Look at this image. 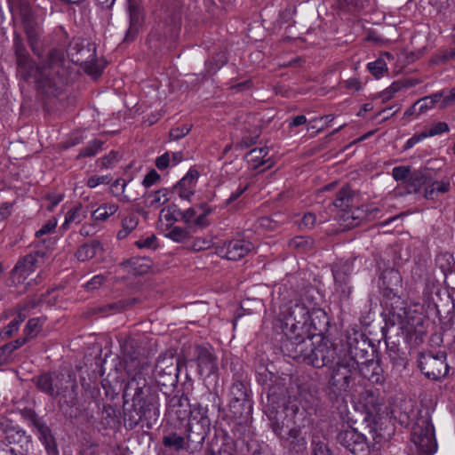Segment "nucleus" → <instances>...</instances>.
Returning a JSON list of instances; mask_svg holds the SVG:
<instances>
[{"mask_svg":"<svg viewBox=\"0 0 455 455\" xmlns=\"http://www.w3.org/2000/svg\"><path fill=\"white\" fill-rule=\"evenodd\" d=\"M449 131L448 124L444 122H438L434 124L429 128H426L424 132L427 138L437 136Z\"/></svg>","mask_w":455,"mask_h":455,"instance_id":"42","label":"nucleus"},{"mask_svg":"<svg viewBox=\"0 0 455 455\" xmlns=\"http://www.w3.org/2000/svg\"><path fill=\"white\" fill-rule=\"evenodd\" d=\"M124 362L128 375V381L123 395L125 402L131 399L133 404H140V403L148 401L151 397H156L147 394L150 389L146 378L148 371V363L132 355H127Z\"/></svg>","mask_w":455,"mask_h":455,"instance_id":"3","label":"nucleus"},{"mask_svg":"<svg viewBox=\"0 0 455 455\" xmlns=\"http://www.w3.org/2000/svg\"><path fill=\"white\" fill-rule=\"evenodd\" d=\"M403 88V84L399 82H394L390 86L379 93V98L383 102L391 100L394 95Z\"/></svg>","mask_w":455,"mask_h":455,"instance_id":"45","label":"nucleus"},{"mask_svg":"<svg viewBox=\"0 0 455 455\" xmlns=\"http://www.w3.org/2000/svg\"><path fill=\"white\" fill-rule=\"evenodd\" d=\"M333 363L329 385L336 394L347 392L350 385L352 374L357 370L360 362L350 359L346 355L339 353Z\"/></svg>","mask_w":455,"mask_h":455,"instance_id":"7","label":"nucleus"},{"mask_svg":"<svg viewBox=\"0 0 455 455\" xmlns=\"http://www.w3.org/2000/svg\"><path fill=\"white\" fill-rule=\"evenodd\" d=\"M169 201V191L167 188H161L149 192L143 198L145 208L158 209Z\"/></svg>","mask_w":455,"mask_h":455,"instance_id":"26","label":"nucleus"},{"mask_svg":"<svg viewBox=\"0 0 455 455\" xmlns=\"http://www.w3.org/2000/svg\"><path fill=\"white\" fill-rule=\"evenodd\" d=\"M24 321L21 314L17 315L3 330L0 331V338L3 339L12 337L20 328Z\"/></svg>","mask_w":455,"mask_h":455,"instance_id":"34","label":"nucleus"},{"mask_svg":"<svg viewBox=\"0 0 455 455\" xmlns=\"http://www.w3.org/2000/svg\"><path fill=\"white\" fill-rule=\"evenodd\" d=\"M36 386L42 392L51 396H56L60 394L59 376L56 374H42L37 379Z\"/></svg>","mask_w":455,"mask_h":455,"instance_id":"24","label":"nucleus"},{"mask_svg":"<svg viewBox=\"0 0 455 455\" xmlns=\"http://www.w3.org/2000/svg\"><path fill=\"white\" fill-rule=\"evenodd\" d=\"M105 280V277L102 275H97L93 276L89 282L86 283V288L88 290H94L100 286Z\"/></svg>","mask_w":455,"mask_h":455,"instance_id":"64","label":"nucleus"},{"mask_svg":"<svg viewBox=\"0 0 455 455\" xmlns=\"http://www.w3.org/2000/svg\"><path fill=\"white\" fill-rule=\"evenodd\" d=\"M6 441L12 444H19V447H11L8 451L11 455H27L31 443L29 436L23 430H10L6 433Z\"/></svg>","mask_w":455,"mask_h":455,"instance_id":"19","label":"nucleus"},{"mask_svg":"<svg viewBox=\"0 0 455 455\" xmlns=\"http://www.w3.org/2000/svg\"><path fill=\"white\" fill-rule=\"evenodd\" d=\"M178 367L177 365H174L172 363V358L166 359L164 358L162 360H159L156 364V372L158 375H161L162 373L166 374L172 380L174 379V378L177 375Z\"/></svg>","mask_w":455,"mask_h":455,"instance_id":"33","label":"nucleus"},{"mask_svg":"<svg viewBox=\"0 0 455 455\" xmlns=\"http://www.w3.org/2000/svg\"><path fill=\"white\" fill-rule=\"evenodd\" d=\"M23 28L32 52L36 55H40L43 50L41 41L43 30L40 24L37 21L35 23H28Z\"/></svg>","mask_w":455,"mask_h":455,"instance_id":"22","label":"nucleus"},{"mask_svg":"<svg viewBox=\"0 0 455 455\" xmlns=\"http://www.w3.org/2000/svg\"><path fill=\"white\" fill-rule=\"evenodd\" d=\"M435 94H442V98L439 101V108L441 109L451 107L455 105V87L450 90H442Z\"/></svg>","mask_w":455,"mask_h":455,"instance_id":"38","label":"nucleus"},{"mask_svg":"<svg viewBox=\"0 0 455 455\" xmlns=\"http://www.w3.org/2000/svg\"><path fill=\"white\" fill-rule=\"evenodd\" d=\"M135 244L139 248L153 249L156 247V237L155 235H149L136 241Z\"/></svg>","mask_w":455,"mask_h":455,"instance_id":"54","label":"nucleus"},{"mask_svg":"<svg viewBox=\"0 0 455 455\" xmlns=\"http://www.w3.org/2000/svg\"><path fill=\"white\" fill-rule=\"evenodd\" d=\"M411 441L421 455H433L437 451L435 428L427 419H420L415 423L412 428Z\"/></svg>","mask_w":455,"mask_h":455,"instance_id":"9","label":"nucleus"},{"mask_svg":"<svg viewBox=\"0 0 455 455\" xmlns=\"http://www.w3.org/2000/svg\"><path fill=\"white\" fill-rule=\"evenodd\" d=\"M317 222L316 216L312 212L306 213L301 220V225L306 228H312Z\"/></svg>","mask_w":455,"mask_h":455,"instance_id":"60","label":"nucleus"},{"mask_svg":"<svg viewBox=\"0 0 455 455\" xmlns=\"http://www.w3.org/2000/svg\"><path fill=\"white\" fill-rule=\"evenodd\" d=\"M312 455H331L328 445L323 441H312Z\"/></svg>","mask_w":455,"mask_h":455,"instance_id":"48","label":"nucleus"},{"mask_svg":"<svg viewBox=\"0 0 455 455\" xmlns=\"http://www.w3.org/2000/svg\"><path fill=\"white\" fill-rule=\"evenodd\" d=\"M282 347L288 356L302 360L316 368L334 363L339 355L329 341L321 340L315 345L311 338L300 334L283 341Z\"/></svg>","mask_w":455,"mask_h":455,"instance_id":"2","label":"nucleus"},{"mask_svg":"<svg viewBox=\"0 0 455 455\" xmlns=\"http://www.w3.org/2000/svg\"><path fill=\"white\" fill-rule=\"evenodd\" d=\"M180 213H181V210H180L176 205H168L160 211L159 220L165 221L167 226H172L180 219Z\"/></svg>","mask_w":455,"mask_h":455,"instance_id":"32","label":"nucleus"},{"mask_svg":"<svg viewBox=\"0 0 455 455\" xmlns=\"http://www.w3.org/2000/svg\"><path fill=\"white\" fill-rule=\"evenodd\" d=\"M109 181H110V179L108 175H102V176L95 175V176H92L88 179L86 185L90 188H94L100 184H108V183H109Z\"/></svg>","mask_w":455,"mask_h":455,"instance_id":"53","label":"nucleus"},{"mask_svg":"<svg viewBox=\"0 0 455 455\" xmlns=\"http://www.w3.org/2000/svg\"><path fill=\"white\" fill-rule=\"evenodd\" d=\"M102 251V245L100 241L92 240L82 244L76 252V257L80 261H85L95 257Z\"/></svg>","mask_w":455,"mask_h":455,"instance_id":"28","label":"nucleus"},{"mask_svg":"<svg viewBox=\"0 0 455 455\" xmlns=\"http://www.w3.org/2000/svg\"><path fill=\"white\" fill-rule=\"evenodd\" d=\"M139 224V220L135 215H129L125 217L122 221V227L126 230L133 231Z\"/></svg>","mask_w":455,"mask_h":455,"instance_id":"57","label":"nucleus"},{"mask_svg":"<svg viewBox=\"0 0 455 455\" xmlns=\"http://www.w3.org/2000/svg\"><path fill=\"white\" fill-rule=\"evenodd\" d=\"M196 208L202 211V213L197 216L196 226L204 227L207 225L205 219L212 212V208L205 203L197 204Z\"/></svg>","mask_w":455,"mask_h":455,"instance_id":"46","label":"nucleus"},{"mask_svg":"<svg viewBox=\"0 0 455 455\" xmlns=\"http://www.w3.org/2000/svg\"><path fill=\"white\" fill-rule=\"evenodd\" d=\"M196 209L197 208H188L186 211H181V213H180V220L188 225H196L198 216L196 214Z\"/></svg>","mask_w":455,"mask_h":455,"instance_id":"49","label":"nucleus"},{"mask_svg":"<svg viewBox=\"0 0 455 455\" xmlns=\"http://www.w3.org/2000/svg\"><path fill=\"white\" fill-rule=\"evenodd\" d=\"M58 220L53 218L49 220L46 223H44L36 232V235L37 237L52 233L55 228L57 227Z\"/></svg>","mask_w":455,"mask_h":455,"instance_id":"52","label":"nucleus"},{"mask_svg":"<svg viewBox=\"0 0 455 455\" xmlns=\"http://www.w3.org/2000/svg\"><path fill=\"white\" fill-rule=\"evenodd\" d=\"M13 360V355L9 351V349H5V346H2L0 347V366L4 364H7L12 363Z\"/></svg>","mask_w":455,"mask_h":455,"instance_id":"62","label":"nucleus"},{"mask_svg":"<svg viewBox=\"0 0 455 455\" xmlns=\"http://www.w3.org/2000/svg\"><path fill=\"white\" fill-rule=\"evenodd\" d=\"M117 161V153L111 151L109 154L100 159V165L102 168H110Z\"/></svg>","mask_w":455,"mask_h":455,"instance_id":"56","label":"nucleus"},{"mask_svg":"<svg viewBox=\"0 0 455 455\" xmlns=\"http://www.w3.org/2000/svg\"><path fill=\"white\" fill-rule=\"evenodd\" d=\"M160 415L159 403L156 397H151L145 403L133 404L132 408L124 413V422L130 429L137 427L140 422L147 421V426L151 427Z\"/></svg>","mask_w":455,"mask_h":455,"instance_id":"8","label":"nucleus"},{"mask_svg":"<svg viewBox=\"0 0 455 455\" xmlns=\"http://www.w3.org/2000/svg\"><path fill=\"white\" fill-rule=\"evenodd\" d=\"M165 236L176 243H183L189 239L190 234L187 228L181 227H173L165 234Z\"/></svg>","mask_w":455,"mask_h":455,"instance_id":"36","label":"nucleus"},{"mask_svg":"<svg viewBox=\"0 0 455 455\" xmlns=\"http://www.w3.org/2000/svg\"><path fill=\"white\" fill-rule=\"evenodd\" d=\"M357 370L362 377L373 384H380L385 380L383 369L378 361L365 358L363 362L360 361Z\"/></svg>","mask_w":455,"mask_h":455,"instance_id":"18","label":"nucleus"},{"mask_svg":"<svg viewBox=\"0 0 455 455\" xmlns=\"http://www.w3.org/2000/svg\"><path fill=\"white\" fill-rule=\"evenodd\" d=\"M434 168L426 166L424 169L412 172L405 185L409 193H420L431 178V171Z\"/></svg>","mask_w":455,"mask_h":455,"instance_id":"21","label":"nucleus"},{"mask_svg":"<svg viewBox=\"0 0 455 455\" xmlns=\"http://www.w3.org/2000/svg\"><path fill=\"white\" fill-rule=\"evenodd\" d=\"M451 189V179L443 178L440 180H435L433 174L427 181L426 187L422 189V196L427 200H437Z\"/></svg>","mask_w":455,"mask_h":455,"instance_id":"17","label":"nucleus"},{"mask_svg":"<svg viewBox=\"0 0 455 455\" xmlns=\"http://www.w3.org/2000/svg\"><path fill=\"white\" fill-rule=\"evenodd\" d=\"M28 341V338L25 336L20 339H15L14 341H12L10 343L5 344V349H9V351L12 354L16 349L22 347L24 344H26Z\"/></svg>","mask_w":455,"mask_h":455,"instance_id":"61","label":"nucleus"},{"mask_svg":"<svg viewBox=\"0 0 455 455\" xmlns=\"http://www.w3.org/2000/svg\"><path fill=\"white\" fill-rule=\"evenodd\" d=\"M191 130V126L183 124L181 126L173 128L170 131V137L173 140H178L184 138Z\"/></svg>","mask_w":455,"mask_h":455,"instance_id":"50","label":"nucleus"},{"mask_svg":"<svg viewBox=\"0 0 455 455\" xmlns=\"http://www.w3.org/2000/svg\"><path fill=\"white\" fill-rule=\"evenodd\" d=\"M252 249L253 245L249 241L232 240L220 247L218 253L228 260H238L245 257Z\"/></svg>","mask_w":455,"mask_h":455,"instance_id":"15","label":"nucleus"},{"mask_svg":"<svg viewBox=\"0 0 455 455\" xmlns=\"http://www.w3.org/2000/svg\"><path fill=\"white\" fill-rule=\"evenodd\" d=\"M208 409L201 404H194L190 409L189 429L192 431L194 425L196 424L199 435L203 437L210 427V419L207 415Z\"/></svg>","mask_w":455,"mask_h":455,"instance_id":"20","label":"nucleus"},{"mask_svg":"<svg viewBox=\"0 0 455 455\" xmlns=\"http://www.w3.org/2000/svg\"><path fill=\"white\" fill-rule=\"evenodd\" d=\"M385 57L387 59H391L392 56L390 53L386 52L376 60L369 62L367 64V68L371 72L372 76L376 78H379L384 76V74L387 73V64L385 60Z\"/></svg>","mask_w":455,"mask_h":455,"instance_id":"31","label":"nucleus"},{"mask_svg":"<svg viewBox=\"0 0 455 455\" xmlns=\"http://www.w3.org/2000/svg\"><path fill=\"white\" fill-rule=\"evenodd\" d=\"M126 185H127V183H126L125 180H124V179H117L112 184L113 188L120 189V193L123 195V196L120 198V200L122 202H129L130 201V198L127 196L124 195V193L125 191Z\"/></svg>","mask_w":455,"mask_h":455,"instance_id":"59","label":"nucleus"},{"mask_svg":"<svg viewBox=\"0 0 455 455\" xmlns=\"http://www.w3.org/2000/svg\"><path fill=\"white\" fill-rule=\"evenodd\" d=\"M196 354L200 375L210 377L218 372L217 357L211 347L197 346Z\"/></svg>","mask_w":455,"mask_h":455,"instance_id":"14","label":"nucleus"},{"mask_svg":"<svg viewBox=\"0 0 455 455\" xmlns=\"http://www.w3.org/2000/svg\"><path fill=\"white\" fill-rule=\"evenodd\" d=\"M119 210L118 204L111 202L103 203L92 212L91 218L93 221L103 222L113 216Z\"/></svg>","mask_w":455,"mask_h":455,"instance_id":"29","label":"nucleus"},{"mask_svg":"<svg viewBox=\"0 0 455 455\" xmlns=\"http://www.w3.org/2000/svg\"><path fill=\"white\" fill-rule=\"evenodd\" d=\"M273 432L287 443L289 451L294 454H302L307 450V440L302 435L300 427L285 429L283 424L277 419L271 422Z\"/></svg>","mask_w":455,"mask_h":455,"instance_id":"12","label":"nucleus"},{"mask_svg":"<svg viewBox=\"0 0 455 455\" xmlns=\"http://www.w3.org/2000/svg\"><path fill=\"white\" fill-rule=\"evenodd\" d=\"M337 441L353 455H370V445L366 437L355 428L347 427L340 430Z\"/></svg>","mask_w":455,"mask_h":455,"instance_id":"13","label":"nucleus"},{"mask_svg":"<svg viewBox=\"0 0 455 455\" xmlns=\"http://www.w3.org/2000/svg\"><path fill=\"white\" fill-rule=\"evenodd\" d=\"M361 401L366 412L371 415H378L384 405L383 399L378 394L366 390L361 395Z\"/></svg>","mask_w":455,"mask_h":455,"instance_id":"25","label":"nucleus"},{"mask_svg":"<svg viewBox=\"0 0 455 455\" xmlns=\"http://www.w3.org/2000/svg\"><path fill=\"white\" fill-rule=\"evenodd\" d=\"M170 154L164 153V155L158 156L156 160V166L159 170H164L168 167L170 164Z\"/></svg>","mask_w":455,"mask_h":455,"instance_id":"63","label":"nucleus"},{"mask_svg":"<svg viewBox=\"0 0 455 455\" xmlns=\"http://www.w3.org/2000/svg\"><path fill=\"white\" fill-rule=\"evenodd\" d=\"M164 444L166 447L172 448L175 451H179L180 449H183L185 444V439L177 434H172L164 438Z\"/></svg>","mask_w":455,"mask_h":455,"instance_id":"40","label":"nucleus"},{"mask_svg":"<svg viewBox=\"0 0 455 455\" xmlns=\"http://www.w3.org/2000/svg\"><path fill=\"white\" fill-rule=\"evenodd\" d=\"M64 198L63 194L61 193H50L45 196V201L48 203L46 208L49 211H52L53 208L58 205Z\"/></svg>","mask_w":455,"mask_h":455,"instance_id":"51","label":"nucleus"},{"mask_svg":"<svg viewBox=\"0 0 455 455\" xmlns=\"http://www.w3.org/2000/svg\"><path fill=\"white\" fill-rule=\"evenodd\" d=\"M13 47L18 67L26 78H34L36 84L45 90L56 86L66 73L65 53L61 50H52L46 60L34 68L29 54L20 36L13 38Z\"/></svg>","mask_w":455,"mask_h":455,"instance_id":"1","label":"nucleus"},{"mask_svg":"<svg viewBox=\"0 0 455 455\" xmlns=\"http://www.w3.org/2000/svg\"><path fill=\"white\" fill-rule=\"evenodd\" d=\"M418 365L421 372L433 380L444 378L449 371L444 353L437 355H434L431 352L420 353L418 357Z\"/></svg>","mask_w":455,"mask_h":455,"instance_id":"10","label":"nucleus"},{"mask_svg":"<svg viewBox=\"0 0 455 455\" xmlns=\"http://www.w3.org/2000/svg\"><path fill=\"white\" fill-rule=\"evenodd\" d=\"M41 253H30L20 259L12 271L11 279L13 284L22 285L23 291L41 282V275L31 277L43 261Z\"/></svg>","mask_w":455,"mask_h":455,"instance_id":"6","label":"nucleus"},{"mask_svg":"<svg viewBox=\"0 0 455 455\" xmlns=\"http://www.w3.org/2000/svg\"><path fill=\"white\" fill-rule=\"evenodd\" d=\"M19 14L20 16L23 27L28 23L36 22L31 6L27 3H20L19 5Z\"/></svg>","mask_w":455,"mask_h":455,"instance_id":"39","label":"nucleus"},{"mask_svg":"<svg viewBox=\"0 0 455 455\" xmlns=\"http://www.w3.org/2000/svg\"><path fill=\"white\" fill-rule=\"evenodd\" d=\"M401 330L406 338L414 344L423 341L427 333L426 311L422 304L413 302L397 308L395 312Z\"/></svg>","mask_w":455,"mask_h":455,"instance_id":"4","label":"nucleus"},{"mask_svg":"<svg viewBox=\"0 0 455 455\" xmlns=\"http://www.w3.org/2000/svg\"><path fill=\"white\" fill-rule=\"evenodd\" d=\"M86 217L87 211L83 207L81 204H76L67 212L65 215V220L60 228L67 230L72 225L80 224Z\"/></svg>","mask_w":455,"mask_h":455,"instance_id":"27","label":"nucleus"},{"mask_svg":"<svg viewBox=\"0 0 455 455\" xmlns=\"http://www.w3.org/2000/svg\"><path fill=\"white\" fill-rule=\"evenodd\" d=\"M425 139H427V136H426L424 131H422L420 133H416V134L412 135L409 140H407V141L405 142V144L403 146V149L404 150L411 149L415 145H417L418 143H419L420 141H422Z\"/></svg>","mask_w":455,"mask_h":455,"instance_id":"55","label":"nucleus"},{"mask_svg":"<svg viewBox=\"0 0 455 455\" xmlns=\"http://www.w3.org/2000/svg\"><path fill=\"white\" fill-rule=\"evenodd\" d=\"M353 200L352 191L348 186H344L337 193L336 198L332 203L334 208L340 210L342 212L350 208Z\"/></svg>","mask_w":455,"mask_h":455,"instance_id":"30","label":"nucleus"},{"mask_svg":"<svg viewBox=\"0 0 455 455\" xmlns=\"http://www.w3.org/2000/svg\"><path fill=\"white\" fill-rule=\"evenodd\" d=\"M267 148H259L251 149L246 157L253 169L263 167L262 170L264 171L271 168L274 164L271 157H267Z\"/></svg>","mask_w":455,"mask_h":455,"instance_id":"23","label":"nucleus"},{"mask_svg":"<svg viewBox=\"0 0 455 455\" xmlns=\"http://www.w3.org/2000/svg\"><path fill=\"white\" fill-rule=\"evenodd\" d=\"M368 347V338L356 327H350L346 331V351L339 353L360 362L367 357Z\"/></svg>","mask_w":455,"mask_h":455,"instance_id":"11","label":"nucleus"},{"mask_svg":"<svg viewBox=\"0 0 455 455\" xmlns=\"http://www.w3.org/2000/svg\"><path fill=\"white\" fill-rule=\"evenodd\" d=\"M41 328L42 323L39 318L29 319L23 330L24 336L29 340L40 332Z\"/></svg>","mask_w":455,"mask_h":455,"instance_id":"37","label":"nucleus"},{"mask_svg":"<svg viewBox=\"0 0 455 455\" xmlns=\"http://www.w3.org/2000/svg\"><path fill=\"white\" fill-rule=\"evenodd\" d=\"M102 142L100 140H93L90 143L86 148H84L80 153L79 156L81 157H88L93 156L99 153L101 149Z\"/></svg>","mask_w":455,"mask_h":455,"instance_id":"47","label":"nucleus"},{"mask_svg":"<svg viewBox=\"0 0 455 455\" xmlns=\"http://www.w3.org/2000/svg\"><path fill=\"white\" fill-rule=\"evenodd\" d=\"M361 213L362 211L357 209L356 211H351L350 209H347L346 212L342 213L340 216L344 221H347V223L346 226L347 228H352L356 225H358V220L361 219Z\"/></svg>","mask_w":455,"mask_h":455,"instance_id":"41","label":"nucleus"},{"mask_svg":"<svg viewBox=\"0 0 455 455\" xmlns=\"http://www.w3.org/2000/svg\"><path fill=\"white\" fill-rule=\"evenodd\" d=\"M441 98H442V94L433 93L431 95L425 96V97L418 100L417 105H419V113L423 114V113L427 112V110L434 108V107L437 103H439Z\"/></svg>","mask_w":455,"mask_h":455,"instance_id":"35","label":"nucleus"},{"mask_svg":"<svg viewBox=\"0 0 455 455\" xmlns=\"http://www.w3.org/2000/svg\"><path fill=\"white\" fill-rule=\"evenodd\" d=\"M160 180V175L156 172V171H150L144 178L142 184L146 188H149L156 184Z\"/></svg>","mask_w":455,"mask_h":455,"instance_id":"58","label":"nucleus"},{"mask_svg":"<svg viewBox=\"0 0 455 455\" xmlns=\"http://www.w3.org/2000/svg\"><path fill=\"white\" fill-rule=\"evenodd\" d=\"M199 173L196 170H189L188 173L174 186L173 193L181 200L190 201L196 191Z\"/></svg>","mask_w":455,"mask_h":455,"instance_id":"16","label":"nucleus"},{"mask_svg":"<svg viewBox=\"0 0 455 455\" xmlns=\"http://www.w3.org/2000/svg\"><path fill=\"white\" fill-rule=\"evenodd\" d=\"M231 395L235 401H242L246 398V387L242 381H235L231 387Z\"/></svg>","mask_w":455,"mask_h":455,"instance_id":"44","label":"nucleus"},{"mask_svg":"<svg viewBox=\"0 0 455 455\" xmlns=\"http://www.w3.org/2000/svg\"><path fill=\"white\" fill-rule=\"evenodd\" d=\"M279 319L288 341L290 338L304 334L307 331L310 320V310L299 299L291 300L280 307Z\"/></svg>","mask_w":455,"mask_h":455,"instance_id":"5","label":"nucleus"},{"mask_svg":"<svg viewBox=\"0 0 455 455\" xmlns=\"http://www.w3.org/2000/svg\"><path fill=\"white\" fill-rule=\"evenodd\" d=\"M411 172L410 166H396L392 170V176L396 181L406 183Z\"/></svg>","mask_w":455,"mask_h":455,"instance_id":"43","label":"nucleus"}]
</instances>
